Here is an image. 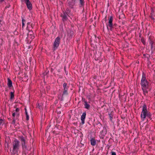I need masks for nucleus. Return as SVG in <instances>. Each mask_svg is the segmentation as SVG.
<instances>
[{
  "instance_id": "14",
  "label": "nucleus",
  "mask_w": 155,
  "mask_h": 155,
  "mask_svg": "<svg viewBox=\"0 0 155 155\" xmlns=\"http://www.w3.org/2000/svg\"><path fill=\"white\" fill-rule=\"evenodd\" d=\"M80 1V7H83L84 5V0H79Z\"/></svg>"
},
{
  "instance_id": "44",
  "label": "nucleus",
  "mask_w": 155,
  "mask_h": 155,
  "mask_svg": "<svg viewBox=\"0 0 155 155\" xmlns=\"http://www.w3.org/2000/svg\"><path fill=\"white\" fill-rule=\"evenodd\" d=\"M1 21H2V20L0 19V24H1Z\"/></svg>"
},
{
  "instance_id": "22",
  "label": "nucleus",
  "mask_w": 155,
  "mask_h": 155,
  "mask_svg": "<svg viewBox=\"0 0 155 155\" xmlns=\"http://www.w3.org/2000/svg\"><path fill=\"white\" fill-rule=\"evenodd\" d=\"M61 126H59L58 125H56L55 126V128H57L58 129H59V128H61Z\"/></svg>"
},
{
  "instance_id": "8",
  "label": "nucleus",
  "mask_w": 155,
  "mask_h": 155,
  "mask_svg": "<svg viewBox=\"0 0 155 155\" xmlns=\"http://www.w3.org/2000/svg\"><path fill=\"white\" fill-rule=\"evenodd\" d=\"M23 136H20L19 137V139L20 141L21 142L22 145H25V139Z\"/></svg>"
},
{
  "instance_id": "28",
  "label": "nucleus",
  "mask_w": 155,
  "mask_h": 155,
  "mask_svg": "<svg viewBox=\"0 0 155 155\" xmlns=\"http://www.w3.org/2000/svg\"><path fill=\"white\" fill-rule=\"evenodd\" d=\"M26 120H29V116L28 115H26Z\"/></svg>"
},
{
  "instance_id": "38",
  "label": "nucleus",
  "mask_w": 155,
  "mask_h": 155,
  "mask_svg": "<svg viewBox=\"0 0 155 155\" xmlns=\"http://www.w3.org/2000/svg\"><path fill=\"white\" fill-rule=\"evenodd\" d=\"M21 2H25L27 1V0H21Z\"/></svg>"
},
{
  "instance_id": "32",
  "label": "nucleus",
  "mask_w": 155,
  "mask_h": 155,
  "mask_svg": "<svg viewBox=\"0 0 155 155\" xmlns=\"http://www.w3.org/2000/svg\"><path fill=\"white\" fill-rule=\"evenodd\" d=\"M22 22H23L24 23V22H26V20L23 18H22Z\"/></svg>"
},
{
  "instance_id": "11",
  "label": "nucleus",
  "mask_w": 155,
  "mask_h": 155,
  "mask_svg": "<svg viewBox=\"0 0 155 155\" xmlns=\"http://www.w3.org/2000/svg\"><path fill=\"white\" fill-rule=\"evenodd\" d=\"M8 86L9 87H10L12 86V81L9 78H8Z\"/></svg>"
},
{
  "instance_id": "41",
  "label": "nucleus",
  "mask_w": 155,
  "mask_h": 155,
  "mask_svg": "<svg viewBox=\"0 0 155 155\" xmlns=\"http://www.w3.org/2000/svg\"><path fill=\"white\" fill-rule=\"evenodd\" d=\"M65 72L66 74L67 75L68 74V71H65Z\"/></svg>"
},
{
  "instance_id": "46",
  "label": "nucleus",
  "mask_w": 155,
  "mask_h": 155,
  "mask_svg": "<svg viewBox=\"0 0 155 155\" xmlns=\"http://www.w3.org/2000/svg\"><path fill=\"white\" fill-rule=\"evenodd\" d=\"M74 133H75V134H76V133H75V131L74 132Z\"/></svg>"
},
{
  "instance_id": "50",
  "label": "nucleus",
  "mask_w": 155,
  "mask_h": 155,
  "mask_svg": "<svg viewBox=\"0 0 155 155\" xmlns=\"http://www.w3.org/2000/svg\"><path fill=\"white\" fill-rule=\"evenodd\" d=\"M75 100H76V98L75 99Z\"/></svg>"
},
{
  "instance_id": "42",
  "label": "nucleus",
  "mask_w": 155,
  "mask_h": 155,
  "mask_svg": "<svg viewBox=\"0 0 155 155\" xmlns=\"http://www.w3.org/2000/svg\"><path fill=\"white\" fill-rule=\"evenodd\" d=\"M53 69H52V68L51 69V72H52L53 71Z\"/></svg>"
},
{
  "instance_id": "5",
  "label": "nucleus",
  "mask_w": 155,
  "mask_h": 155,
  "mask_svg": "<svg viewBox=\"0 0 155 155\" xmlns=\"http://www.w3.org/2000/svg\"><path fill=\"white\" fill-rule=\"evenodd\" d=\"M68 14L65 12L63 11V13L61 14V16L62 17V20L64 22L67 20L68 19Z\"/></svg>"
},
{
  "instance_id": "9",
  "label": "nucleus",
  "mask_w": 155,
  "mask_h": 155,
  "mask_svg": "<svg viewBox=\"0 0 155 155\" xmlns=\"http://www.w3.org/2000/svg\"><path fill=\"white\" fill-rule=\"evenodd\" d=\"M86 112H84L83 113L81 117V124L83 125L84 123L85 119L86 117Z\"/></svg>"
},
{
  "instance_id": "30",
  "label": "nucleus",
  "mask_w": 155,
  "mask_h": 155,
  "mask_svg": "<svg viewBox=\"0 0 155 155\" xmlns=\"http://www.w3.org/2000/svg\"><path fill=\"white\" fill-rule=\"evenodd\" d=\"M16 114L15 112L13 113L12 114V116L13 117H15V116Z\"/></svg>"
},
{
  "instance_id": "3",
  "label": "nucleus",
  "mask_w": 155,
  "mask_h": 155,
  "mask_svg": "<svg viewBox=\"0 0 155 155\" xmlns=\"http://www.w3.org/2000/svg\"><path fill=\"white\" fill-rule=\"evenodd\" d=\"M61 39L59 36L57 37L55 39L53 44V51L55 50L58 47L60 43Z\"/></svg>"
},
{
  "instance_id": "4",
  "label": "nucleus",
  "mask_w": 155,
  "mask_h": 155,
  "mask_svg": "<svg viewBox=\"0 0 155 155\" xmlns=\"http://www.w3.org/2000/svg\"><path fill=\"white\" fill-rule=\"evenodd\" d=\"M63 87L64 91L63 93L62 96L64 95H67L68 94V90L69 87V86H67V83H64L63 84Z\"/></svg>"
},
{
  "instance_id": "49",
  "label": "nucleus",
  "mask_w": 155,
  "mask_h": 155,
  "mask_svg": "<svg viewBox=\"0 0 155 155\" xmlns=\"http://www.w3.org/2000/svg\"><path fill=\"white\" fill-rule=\"evenodd\" d=\"M103 135H104V133L103 134Z\"/></svg>"
},
{
  "instance_id": "16",
  "label": "nucleus",
  "mask_w": 155,
  "mask_h": 155,
  "mask_svg": "<svg viewBox=\"0 0 155 155\" xmlns=\"http://www.w3.org/2000/svg\"><path fill=\"white\" fill-rule=\"evenodd\" d=\"M14 92L15 91H14L13 92H11L10 93V99L11 100L13 99L14 98Z\"/></svg>"
},
{
  "instance_id": "40",
  "label": "nucleus",
  "mask_w": 155,
  "mask_h": 155,
  "mask_svg": "<svg viewBox=\"0 0 155 155\" xmlns=\"http://www.w3.org/2000/svg\"><path fill=\"white\" fill-rule=\"evenodd\" d=\"M64 70L65 71H66V67L65 66L64 68Z\"/></svg>"
},
{
  "instance_id": "33",
  "label": "nucleus",
  "mask_w": 155,
  "mask_h": 155,
  "mask_svg": "<svg viewBox=\"0 0 155 155\" xmlns=\"http://www.w3.org/2000/svg\"><path fill=\"white\" fill-rule=\"evenodd\" d=\"M16 117H18L19 116V113H16Z\"/></svg>"
},
{
  "instance_id": "37",
  "label": "nucleus",
  "mask_w": 155,
  "mask_h": 155,
  "mask_svg": "<svg viewBox=\"0 0 155 155\" xmlns=\"http://www.w3.org/2000/svg\"><path fill=\"white\" fill-rule=\"evenodd\" d=\"M142 42L143 44H145V41H144V40H142Z\"/></svg>"
},
{
  "instance_id": "27",
  "label": "nucleus",
  "mask_w": 155,
  "mask_h": 155,
  "mask_svg": "<svg viewBox=\"0 0 155 155\" xmlns=\"http://www.w3.org/2000/svg\"><path fill=\"white\" fill-rule=\"evenodd\" d=\"M19 111V109L18 108H16L15 110V111L17 113H18Z\"/></svg>"
},
{
  "instance_id": "48",
  "label": "nucleus",
  "mask_w": 155,
  "mask_h": 155,
  "mask_svg": "<svg viewBox=\"0 0 155 155\" xmlns=\"http://www.w3.org/2000/svg\"><path fill=\"white\" fill-rule=\"evenodd\" d=\"M33 139H32V140L33 141Z\"/></svg>"
},
{
  "instance_id": "35",
  "label": "nucleus",
  "mask_w": 155,
  "mask_h": 155,
  "mask_svg": "<svg viewBox=\"0 0 155 155\" xmlns=\"http://www.w3.org/2000/svg\"><path fill=\"white\" fill-rule=\"evenodd\" d=\"M25 26V23L22 22V28H23Z\"/></svg>"
},
{
  "instance_id": "25",
  "label": "nucleus",
  "mask_w": 155,
  "mask_h": 155,
  "mask_svg": "<svg viewBox=\"0 0 155 155\" xmlns=\"http://www.w3.org/2000/svg\"><path fill=\"white\" fill-rule=\"evenodd\" d=\"M53 132L54 134H59L60 133L59 131H58L57 132H56L54 130L53 131Z\"/></svg>"
},
{
  "instance_id": "13",
  "label": "nucleus",
  "mask_w": 155,
  "mask_h": 155,
  "mask_svg": "<svg viewBox=\"0 0 155 155\" xmlns=\"http://www.w3.org/2000/svg\"><path fill=\"white\" fill-rule=\"evenodd\" d=\"M13 143V145H19V141L18 140H15L14 141Z\"/></svg>"
},
{
  "instance_id": "2",
  "label": "nucleus",
  "mask_w": 155,
  "mask_h": 155,
  "mask_svg": "<svg viewBox=\"0 0 155 155\" xmlns=\"http://www.w3.org/2000/svg\"><path fill=\"white\" fill-rule=\"evenodd\" d=\"M146 117H151V114L150 113L148 112L147 110V106L144 104L143 106L140 117L142 120L143 121Z\"/></svg>"
},
{
  "instance_id": "10",
  "label": "nucleus",
  "mask_w": 155,
  "mask_h": 155,
  "mask_svg": "<svg viewBox=\"0 0 155 155\" xmlns=\"http://www.w3.org/2000/svg\"><path fill=\"white\" fill-rule=\"evenodd\" d=\"M18 146H13L12 152L13 153H16L18 150Z\"/></svg>"
},
{
  "instance_id": "24",
  "label": "nucleus",
  "mask_w": 155,
  "mask_h": 155,
  "mask_svg": "<svg viewBox=\"0 0 155 155\" xmlns=\"http://www.w3.org/2000/svg\"><path fill=\"white\" fill-rule=\"evenodd\" d=\"M153 42L152 41H150V45H151V48L152 49V48H153Z\"/></svg>"
},
{
  "instance_id": "45",
  "label": "nucleus",
  "mask_w": 155,
  "mask_h": 155,
  "mask_svg": "<svg viewBox=\"0 0 155 155\" xmlns=\"http://www.w3.org/2000/svg\"><path fill=\"white\" fill-rule=\"evenodd\" d=\"M8 120H11V119H10V118H8Z\"/></svg>"
},
{
  "instance_id": "47",
  "label": "nucleus",
  "mask_w": 155,
  "mask_h": 155,
  "mask_svg": "<svg viewBox=\"0 0 155 155\" xmlns=\"http://www.w3.org/2000/svg\"><path fill=\"white\" fill-rule=\"evenodd\" d=\"M112 118V117H110V119H111Z\"/></svg>"
},
{
  "instance_id": "18",
  "label": "nucleus",
  "mask_w": 155,
  "mask_h": 155,
  "mask_svg": "<svg viewBox=\"0 0 155 155\" xmlns=\"http://www.w3.org/2000/svg\"><path fill=\"white\" fill-rule=\"evenodd\" d=\"M29 31V33L27 34L28 38H30V36L33 34V33L32 31Z\"/></svg>"
},
{
  "instance_id": "7",
  "label": "nucleus",
  "mask_w": 155,
  "mask_h": 155,
  "mask_svg": "<svg viewBox=\"0 0 155 155\" xmlns=\"http://www.w3.org/2000/svg\"><path fill=\"white\" fill-rule=\"evenodd\" d=\"M27 8L29 10H31L32 8V5L29 0H27L25 2Z\"/></svg>"
},
{
  "instance_id": "51",
  "label": "nucleus",
  "mask_w": 155,
  "mask_h": 155,
  "mask_svg": "<svg viewBox=\"0 0 155 155\" xmlns=\"http://www.w3.org/2000/svg\"><path fill=\"white\" fill-rule=\"evenodd\" d=\"M14 107V108H15V107H15V106Z\"/></svg>"
},
{
  "instance_id": "43",
  "label": "nucleus",
  "mask_w": 155,
  "mask_h": 155,
  "mask_svg": "<svg viewBox=\"0 0 155 155\" xmlns=\"http://www.w3.org/2000/svg\"><path fill=\"white\" fill-rule=\"evenodd\" d=\"M103 130H102V131H101V134L103 133Z\"/></svg>"
},
{
  "instance_id": "34",
  "label": "nucleus",
  "mask_w": 155,
  "mask_h": 155,
  "mask_svg": "<svg viewBox=\"0 0 155 155\" xmlns=\"http://www.w3.org/2000/svg\"><path fill=\"white\" fill-rule=\"evenodd\" d=\"M25 114H26V115H28V113H27V110H26V108H25Z\"/></svg>"
},
{
  "instance_id": "21",
  "label": "nucleus",
  "mask_w": 155,
  "mask_h": 155,
  "mask_svg": "<svg viewBox=\"0 0 155 155\" xmlns=\"http://www.w3.org/2000/svg\"><path fill=\"white\" fill-rule=\"evenodd\" d=\"M15 117L13 118V121L12 122V124H15Z\"/></svg>"
},
{
  "instance_id": "26",
  "label": "nucleus",
  "mask_w": 155,
  "mask_h": 155,
  "mask_svg": "<svg viewBox=\"0 0 155 155\" xmlns=\"http://www.w3.org/2000/svg\"><path fill=\"white\" fill-rule=\"evenodd\" d=\"M34 26V25H33V24H31L30 25V29L31 28V29H32L33 28V27Z\"/></svg>"
},
{
  "instance_id": "29",
  "label": "nucleus",
  "mask_w": 155,
  "mask_h": 155,
  "mask_svg": "<svg viewBox=\"0 0 155 155\" xmlns=\"http://www.w3.org/2000/svg\"><path fill=\"white\" fill-rule=\"evenodd\" d=\"M30 38H31L33 39L35 38V36L34 35H31V36H30Z\"/></svg>"
},
{
  "instance_id": "6",
  "label": "nucleus",
  "mask_w": 155,
  "mask_h": 155,
  "mask_svg": "<svg viewBox=\"0 0 155 155\" xmlns=\"http://www.w3.org/2000/svg\"><path fill=\"white\" fill-rule=\"evenodd\" d=\"M113 17L110 16L109 19V24L107 25V28L111 29L112 27Z\"/></svg>"
},
{
  "instance_id": "39",
  "label": "nucleus",
  "mask_w": 155,
  "mask_h": 155,
  "mask_svg": "<svg viewBox=\"0 0 155 155\" xmlns=\"http://www.w3.org/2000/svg\"><path fill=\"white\" fill-rule=\"evenodd\" d=\"M4 1V0H0V3H2Z\"/></svg>"
},
{
  "instance_id": "17",
  "label": "nucleus",
  "mask_w": 155,
  "mask_h": 155,
  "mask_svg": "<svg viewBox=\"0 0 155 155\" xmlns=\"http://www.w3.org/2000/svg\"><path fill=\"white\" fill-rule=\"evenodd\" d=\"M84 106L85 108L86 109H89L90 107V106L89 104H88L87 101H85L84 102Z\"/></svg>"
},
{
  "instance_id": "1",
  "label": "nucleus",
  "mask_w": 155,
  "mask_h": 155,
  "mask_svg": "<svg viewBox=\"0 0 155 155\" xmlns=\"http://www.w3.org/2000/svg\"><path fill=\"white\" fill-rule=\"evenodd\" d=\"M140 84L141 85L143 94L145 95H146L147 93V90L148 88V82L146 79V76L144 73H143Z\"/></svg>"
},
{
  "instance_id": "12",
  "label": "nucleus",
  "mask_w": 155,
  "mask_h": 155,
  "mask_svg": "<svg viewBox=\"0 0 155 155\" xmlns=\"http://www.w3.org/2000/svg\"><path fill=\"white\" fill-rule=\"evenodd\" d=\"M74 2L73 1L69 2L68 3L69 6L71 8H73V7L74 5Z\"/></svg>"
},
{
  "instance_id": "20",
  "label": "nucleus",
  "mask_w": 155,
  "mask_h": 155,
  "mask_svg": "<svg viewBox=\"0 0 155 155\" xmlns=\"http://www.w3.org/2000/svg\"><path fill=\"white\" fill-rule=\"evenodd\" d=\"M31 24L30 23V22H28L27 23V29L28 30H29L30 29V25Z\"/></svg>"
},
{
  "instance_id": "23",
  "label": "nucleus",
  "mask_w": 155,
  "mask_h": 155,
  "mask_svg": "<svg viewBox=\"0 0 155 155\" xmlns=\"http://www.w3.org/2000/svg\"><path fill=\"white\" fill-rule=\"evenodd\" d=\"M56 111L58 114H60L61 113V111L59 110V108Z\"/></svg>"
},
{
  "instance_id": "36",
  "label": "nucleus",
  "mask_w": 155,
  "mask_h": 155,
  "mask_svg": "<svg viewBox=\"0 0 155 155\" xmlns=\"http://www.w3.org/2000/svg\"><path fill=\"white\" fill-rule=\"evenodd\" d=\"M112 155H116V153L114 152H112Z\"/></svg>"
},
{
  "instance_id": "19",
  "label": "nucleus",
  "mask_w": 155,
  "mask_h": 155,
  "mask_svg": "<svg viewBox=\"0 0 155 155\" xmlns=\"http://www.w3.org/2000/svg\"><path fill=\"white\" fill-rule=\"evenodd\" d=\"M5 119L4 118H0V125L2 124H3L5 123Z\"/></svg>"
},
{
  "instance_id": "31",
  "label": "nucleus",
  "mask_w": 155,
  "mask_h": 155,
  "mask_svg": "<svg viewBox=\"0 0 155 155\" xmlns=\"http://www.w3.org/2000/svg\"><path fill=\"white\" fill-rule=\"evenodd\" d=\"M10 5H7L5 7V9H7V8H9L10 7Z\"/></svg>"
},
{
  "instance_id": "15",
  "label": "nucleus",
  "mask_w": 155,
  "mask_h": 155,
  "mask_svg": "<svg viewBox=\"0 0 155 155\" xmlns=\"http://www.w3.org/2000/svg\"><path fill=\"white\" fill-rule=\"evenodd\" d=\"M91 142L92 145H95L96 144L95 140L93 139H92L91 140Z\"/></svg>"
}]
</instances>
